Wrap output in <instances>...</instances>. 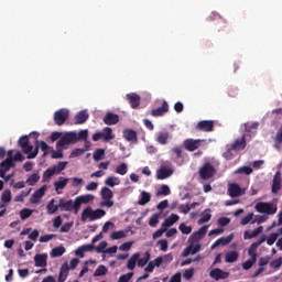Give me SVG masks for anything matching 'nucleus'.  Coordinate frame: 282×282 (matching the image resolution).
<instances>
[{"label": "nucleus", "mask_w": 282, "mask_h": 282, "mask_svg": "<svg viewBox=\"0 0 282 282\" xmlns=\"http://www.w3.org/2000/svg\"><path fill=\"white\" fill-rule=\"evenodd\" d=\"M252 167L250 166H240L235 171V175H252Z\"/></svg>", "instance_id": "obj_41"}, {"label": "nucleus", "mask_w": 282, "mask_h": 282, "mask_svg": "<svg viewBox=\"0 0 282 282\" xmlns=\"http://www.w3.org/2000/svg\"><path fill=\"white\" fill-rule=\"evenodd\" d=\"M178 230H181L183 235H191V232H193V228L191 226H186L184 223L180 225Z\"/></svg>", "instance_id": "obj_51"}, {"label": "nucleus", "mask_w": 282, "mask_h": 282, "mask_svg": "<svg viewBox=\"0 0 282 282\" xmlns=\"http://www.w3.org/2000/svg\"><path fill=\"white\" fill-rule=\"evenodd\" d=\"M173 175V170L161 167L156 171V178L159 180H166Z\"/></svg>", "instance_id": "obj_27"}, {"label": "nucleus", "mask_w": 282, "mask_h": 282, "mask_svg": "<svg viewBox=\"0 0 282 282\" xmlns=\"http://www.w3.org/2000/svg\"><path fill=\"white\" fill-rule=\"evenodd\" d=\"M78 142V135L76 132H66L61 139L57 141V149H63V147H69V144H76Z\"/></svg>", "instance_id": "obj_4"}, {"label": "nucleus", "mask_w": 282, "mask_h": 282, "mask_svg": "<svg viewBox=\"0 0 282 282\" xmlns=\"http://www.w3.org/2000/svg\"><path fill=\"white\" fill-rule=\"evenodd\" d=\"M19 147H21L23 153L28 155V160H34L39 155V147H32L30 144V138L28 135H22L18 141ZM34 149V150H33Z\"/></svg>", "instance_id": "obj_1"}, {"label": "nucleus", "mask_w": 282, "mask_h": 282, "mask_svg": "<svg viewBox=\"0 0 282 282\" xmlns=\"http://www.w3.org/2000/svg\"><path fill=\"white\" fill-rule=\"evenodd\" d=\"M252 217H254V214L252 213H249L247 216H245L240 221L241 226H248V224L252 221Z\"/></svg>", "instance_id": "obj_56"}, {"label": "nucleus", "mask_w": 282, "mask_h": 282, "mask_svg": "<svg viewBox=\"0 0 282 282\" xmlns=\"http://www.w3.org/2000/svg\"><path fill=\"white\" fill-rule=\"evenodd\" d=\"M235 238V235L230 234L227 237L218 238L210 247V250H215V248H219V246H228L230 241Z\"/></svg>", "instance_id": "obj_16"}, {"label": "nucleus", "mask_w": 282, "mask_h": 282, "mask_svg": "<svg viewBox=\"0 0 282 282\" xmlns=\"http://www.w3.org/2000/svg\"><path fill=\"white\" fill-rule=\"evenodd\" d=\"M215 129V122L210 120L199 121L196 126V131H205L206 133L213 131Z\"/></svg>", "instance_id": "obj_14"}, {"label": "nucleus", "mask_w": 282, "mask_h": 282, "mask_svg": "<svg viewBox=\"0 0 282 282\" xmlns=\"http://www.w3.org/2000/svg\"><path fill=\"white\" fill-rule=\"evenodd\" d=\"M105 215H107V212L104 209L98 208L94 210L88 206L82 212L80 221H83V224H85L87 219H89V221H96L98 219H102Z\"/></svg>", "instance_id": "obj_2"}, {"label": "nucleus", "mask_w": 282, "mask_h": 282, "mask_svg": "<svg viewBox=\"0 0 282 282\" xmlns=\"http://www.w3.org/2000/svg\"><path fill=\"white\" fill-rule=\"evenodd\" d=\"M209 276L210 279H214V281H225L226 279H228L230 276L229 272H226L219 268L213 269L209 272Z\"/></svg>", "instance_id": "obj_10"}, {"label": "nucleus", "mask_w": 282, "mask_h": 282, "mask_svg": "<svg viewBox=\"0 0 282 282\" xmlns=\"http://www.w3.org/2000/svg\"><path fill=\"white\" fill-rule=\"evenodd\" d=\"M131 279H133V272H129L123 275H120L117 282H129Z\"/></svg>", "instance_id": "obj_60"}, {"label": "nucleus", "mask_w": 282, "mask_h": 282, "mask_svg": "<svg viewBox=\"0 0 282 282\" xmlns=\"http://www.w3.org/2000/svg\"><path fill=\"white\" fill-rule=\"evenodd\" d=\"M101 135L104 138V142H109V140H113V138H116L113 135V130L109 127H106L102 132Z\"/></svg>", "instance_id": "obj_35"}, {"label": "nucleus", "mask_w": 282, "mask_h": 282, "mask_svg": "<svg viewBox=\"0 0 282 282\" xmlns=\"http://www.w3.org/2000/svg\"><path fill=\"white\" fill-rule=\"evenodd\" d=\"M160 224V214H153L149 220V226L155 228Z\"/></svg>", "instance_id": "obj_49"}, {"label": "nucleus", "mask_w": 282, "mask_h": 282, "mask_svg": "<svg viewBox=\"0 0 282 282\" xmlns=\"http://www.w3.org/2000/svg\"><path fill=\"white\" fill-rule=\"evenodd\" d=\"M95 197L91 194H85L82 196H77L75 198V208H76V213H78L80 210V206H83V204H89V202H94Z\"/></svg>", "instance_id": "obj_11"}, {"label": "nucleus", "mask_w": 282, "mask_h": 282, "mask_svg": "<svg viewBox=\"0 0 282 282\" xmlns=\"http://www.w3.org/2000/svg\"><path fill=\"white\" fill-rule=\"evenodd\" d=\"M64 254H65V247H63V246L55 247L51 251V257H53V258L63 257Z\"/></svg>", "instance_id": "obj_40"}, {"label": "nucleus", "mask_w": 282, "mask_h": 282, "mask_svg": "<svg viewBox=\"0 0 282 282\" xmlns=\"http://www.w3.org/2000/svg\"><path fill=\"white\" fill-rule=\"evenodd\" d=\"M254 263H257V260L254 258H250L249 260H247L242 263V269L250 270L252 268V265H254Z\"/></svg>", "instance_id": "obj_53"}, {"label": "nucleus", "mask_w": 282, "mask_h": 282, "mask_svg": "<svg viewBox=\"0 0 282 282\" xmlns=\"http://www.w3.org/2000/svg\"><path fill=\"white\" fill-rule=\"evenodd\" d=\"M55 237H56V235H54V234L41 236L40 243H47V241H52V239H54Z\"/></svg>", "instance_id": "obj_55"}, {"label": "nucleus", "mask_w": 282, "mask_h": 282, "mask_svg": "<svg viewBox=\"0 0 282 282\" xmlns=\"http://www.w3.org/2000/svg\"><path fill=\"white\" fill-rule=\"evenodd\" d=\"M164 113H169V102L166 101H163L161 107L152 109L151 111V116H153V118H160L164 116Z\"/></svg>", "instance_id": "obj_18"}, {"label": "nucleus", "mask_w": 282, "mask_h": 282, "mask_svg": "<svg viewBox=\"0 0 282 282\" xmlns=\"http://www.w3.org/2000/svg\"><path fill=\"white\" fill-rule=\"evenodd\" d=\"M206 232H208V226H203L192 235V238L199 241V239H204L206 237Z\"/></svg>", "instance_id": "obj_32"}, {"label": "nucleus", "mask_w": 282, "mask_h": 282, "mask_svg": "<svg viewBox=\"0 0 282 282\" xmlns=\"http://www.w3.org/2000/svg\"><path fill=\"white\" fill-rule=\"evenodd\" d=\"M123 138L127 142H138V132H135V130L126 129L123 130Z\"/></svg>", "instance_id": "obj_23"}, {"label": "nucleus", "mask_w": 282, "mask_h": 282, "mask_svg": "<svg viewBox=\"0 0 282 282\" xmlns=\"http://www.w3.org/2000/svg\"><path fill=\"white\" fill-rule=\"evenodd\" d=\"M158 195H171V188L169 187V185H162L161 191L158 192Z\"/></svg>", "instance_id": "obj_64"}, {"label": "nucleus", "mask_w": 282, "mask_h": 282, "mask_svg": "<svg viewBox=\"0 0 282 282\" xmlns=\"http://www.w3.org/2000/svg\"><path fill=\"white\" fill-rule=\"evenodd\" d=\"M104 122L105 124H109V126L118 124V122H120V117L113 112H108L104 117Z\"/></svg>", "instance_id": "obj_21"}, {"label": "nucleus", "mask_w": 282, "mask_h": 282, "mask_svg": "<svg viewBox=\"0 0 282 282\" xmlns=\"http://www.w3.org/2000/svg\"><path fill=\"white\" fill-rule=\"evenodd\" d=\"M239 259V253L237 251H228L225 254L226 263H235Z\"/></svg>", "instance_id": "obj_34"}, {"label": "nucleus", "mask_w": 282, "mask_h": 282, "mask_svg": "<svg viewBox=\"0 0 282 282\" xmlns=\"http://www.w3.org/2000/svg\"><path fill=\"white\" fill-rule=\"evenodd\" d=\"M76 135H77V141L78 140H87V138L89 135V131L88 130H80Z\"/></svg>", "instance_id": "obj_62"}, {"label": "nucleus", "mask_w": 282, "mask_h": 282, "mask_svg": "<svg viewBox=\"0 0 282 282\" xmlns=\"http://www.w3.org/2000/svg\"><path fill=\"white\" fill-rule=\"evenodd\" d=\"M258 248H259V247H256L254 243H252V245L249 247V249H248V254H249L250 259H256V260H257V249H258Z\"/></svg>", "instance_id": "obj_54"}, {"label": "nucleus", "mask_w": 282, "mask_h": 282, "mask_svg": "<svg viewBox=\"0 0 282 282\" xmlns=\"http://www.w3.org/2000/svg\"><path fill=\"white\" fill-rule=\"evenodd\" d=\"M215 173H217V170L210 162H205L198 171L200 180H212V177H215Z\"/></svg>", "instance_id": "obj_5"}, {"label": "nucleus", "mask_w": 282, "mask_h": 282, "mask_svg": "<svg viewBox=\"0 0 282 282\" xmlns=\"http://www.w3.org/2000/svg\"><path fill=\"white\" fill-rule=\"evenodd\" d=\"M254 209L261 215H276L278 207L274 203L259 202L256 204Z\"/></svg>", "instance_id": "obj_3"}, {"label": "nucleus", "mask_w": 282, "mask_h": 282, "mask_svg": "<svg viewBox=\"0 0 282 282\" xmlns=\"http://www.w3.org/2000/svg\"><path fill=\"white\" fill-rule=\"evenodd\" d=\"M1 202L3 204H10V202H12V192H10V189H7L2 193Z\"/></svg>", "instance_id": "obj_46"}, {"label": "nucleus", "mask_w": 282, "mask_h": 282, "mask_svg": "<svg viewBox=\"0 0 282 282\" xmlns=\"http://www.w3.org/2000/svg\"><path fill=\"white\" fill-rule=\"evenodd\" d=\"M138 259H140V253H134L129 258L127 264L128 270H135V263H138Z\"/></svg>", "instance_id": "obj_36"}, {"label": "nucleus", "mask_w": 282, "mask_h": 282, "mask_svg": "<svg viewBox=\"0 0 282 282\" xmlns=\"http://www.w3.org/2000/svg\"><path fill=\"white\" fill-rule=\"evenodd\" d=\"M100 195H101V199H104V202L100 203L101 207H106V208H111L113 206V192L105 186L101 188L100 191Z\"/></svg>", "instance_id": "obj_6"}, {"label": "nucleus", "mask_w": 282, "mask_h": 282, "mask_svg": "<svg viewBox=\"0 0 282 282\" xmlns=\"http://www.w3.org/2000/svg\"><path fill=\"white\" fill-rule=\"evenodd\" d=\"M87 149H75L72 151L69 158H79V155H83Z\"/></svg>", "instance_id": "obj_61"}, {"label": "nucleus", "mask_w": 282, "mask_h": 282, "mask_svg": "<svg viewBox=\"0 0 282 282\" xmlns=\"http://www.w3.org/2000/svg\"><path fill=\"white\" fill-rule=\"evenodd\" d=\"M258 128H259V122L247 123V124L245 126V131H246L247 133H250V132H252V129L257 130Z\"/></svg>", "instance_id": "obj_59"}, {"label": "nucleus", "mask_w": 282, "mask_h": 282, "mask_svg": "<svg viewBox=\"0 0 282 282\" xmlns=\"http://www.w3.org/2000/svg\"><path fill=\"white\" fill-rule=\"evenodd\" d=\"M261 232H263V226L258 227L253 231L247 230L243 234V239H254V237H259V235H261Z\"/></svg>", "instance_id": "obj_31"}, {"label": "nucleus", "mask_w": 282, "mask_h": 282, "mask_svg": "<svg viewBox=\"0 0 282 282\" xmlns=\"http://www.w3.org/2000/svg\"><path fill=\"white\" fill-rule=\"evenodd\" d=\"M124 237H127V232L122 230L113 231L110 236L112 240L124 239Z\"/></svg>", "instance_id": "obj_50"}, {"label": "nucleus", "mask_w": 282, "mask_h": 282, "mask_svg": "<svg viewBox=\"0 0 282 282\" xmlns=\"http://www.w3.org/2000/svg\"><path fill=\"white\" fill-rule=\"evenodd\" d=\"M67 166V162L63 161L59 162L57 165H54L53 167H51V171H53L54 175H59V173H63V171H65Z\"/></svg>", "instance_id": "obj_37"}, {"label": "nucleus", "mask_w": 282, "mask_h": 282, "mask_svg": "<svg viewBox=\"0 0 282 282\" xmlns=\"http://www.w3.org/2000/svg\"><path fill=\"white\" fill-rule=\"evenodd\" d=\"M35 268H46L47 267V254L37 253L34 256Z\"/></svg>", "instance_id": "obj_19"}, {"label": "nucleus", "mask_w": 282, "mask_h": 282, "mask_svg": "<svg viewBox=\"0 0 282 282\" xmlns=\"http://www.w3.org/2000/svg\"><path fill=\"white\" fill-rule=\"evenodd\" d=\"M268 263H270V257L267 256V257L260 258L259 261H258L259 268L251 275V278L257 279V276H259V274L263 273L265 271V265H268Z\"/></svg>", "instance_id": "obj_12"}, {"label": "nucleus", "mask_w": 282, "mask_h": 282, "mask_svg": "<svg viewBox=\"0 0 282 282\" xmlns=\"http://www.w3.org/2000/svg\"><path fill=\"white\" fill-rule=\"evenodd\" d=\"M202 250V245L197 243H189L182 252V257H188L189 254H197Z\"/></svg>", "instance_id": "obj_15"}, {"label": "nucleus", "mask_w": 282, "mask_h": 282, "mask_svg": "<svg viewBox=\"0 0 282 282\" xmlns=\"http://www.w3.org/2000/svg\"><path fill=\"white\" fill-rule=\"evenodd\" d=\"M151 259V253L149 251L145 252L144 257L138 260V267L144 268Z\"/></svg>", "instance_id": "obj_42"}, {"label": "nucleus", "mask_w": 282, "mask_h": 282, "mask_svg": "<svg viewBox=\"0 0 282 282\" xmlns=\"http://www.w3.org/2000/svg\"><path fill=\"white\" fill-rule=\"evenodd\" d=\"M276 239H279V234H270V236L267 238V245L274 246Z\"/></svg>", "instance_id": "obj_57"}, {"label": "nucleus", "mask_w": 282, "mask_h": 282, "mask_svg": "<svg viewBox=\"0 0 282 282\" xmlns=\"http://www.w3.org/2000/svg\"><path fill=\"white\" fill-rule=\"evenodd\" d=\"M67 118H69V110L62 108L54 112V122L58 127H62V124H65L67 121Z\"/></svg>", "instance_id": "obj_8"}, {"label": "nucleus", "mask_w": 282, "mask_h": 282, "mask_svg": "<svg viewBox=\"0 0 282 282\" xmlns=\"http://www.w3.org/2000/svg\"><path fill=\"white\" fill-rule=\"evenodd\" d=\"M281 191V172H276L273 176L272 193H279Z\"/></svg>", "instance_id": "obj_26"}, {"label": "nucleus", "mask_w": 282, "mask_h": 282, "mask_svg": "<svg viewBox=\"0 0 282 282\" xmlns=\"http://www.w3.org/2000/svg\"><path fill=\"white\" fill-rule=\"evenodd\" d=\"M58 206L61 210H64L65 213H72L74 210L75 215H78V212H76V200H67L65 202L63 198L58 200Z\"/></svg>", "instance_id": "obj_9"}, {"label": "nucleus", "mask_w": 282, "mask_h": 282, "mask_svg": "<svg viewBox=\"0 0 282 282\" xmlns=\"http://www.w3.org/2000/svg\"><path fill=\"white\" fill-rule=\"evenodd\" d=\"M169 138H171V133H169V131L158 132L156 142L162 145L169 144Z\"/></svg>", "instance_id": "obj_29"}, {"label": "nucleus", "mask_w": 282, "mask_h": 282, "mask_svg": "<svg viewBox=\"0 0 282 282\" xmlns=\"http://www.w3.org/2000/svg\"><path fill=\"white\" fill-rule=\"evenodd\" d=\"M127 171H129L127 163H121L116 167V173L118 175H127Z\"/></svg>", "instance_id": "obj_47"}, {"label": "nucleus", "mask_w": 282, "mask_h": 282, "mask_svg": "<svg viewBox=\"0 0 282 282\" xmlns=\"http://www.w3.org/2000/svg\"><path fill=\"white\" fill-rule=\"evenodd\" d=\"M126 97L129 100L132 109H138L140 107V95L131 93L126 95Z\"/></svg>", "instance_id": "obj_20"}, {"label": "nucleus", "mask_w": 282, "mask_h": 282, "mask_svg": "<svg viewBox=\"0 0 282 282\" xmlns=\"http://www.w3.org/2000/svg\"><path fill=\"white\" fill-rule=\"evenodd\" d=\"M39 180H41V176L37 173H33L28 177L26 184H29V186H35Z\"/></svg>", "instance_id": "obj_43"}, {"label": "nucleus", "mask_w": 282, "mask_h": 282, "mask_svg": "<svg viewBox=\"0 0 282 282\" xmlns=\"http://www.w3.org/2000/svg\"><path fill=\"white\" fill-rule=\"evenodd\" d=\"M95 162H100V160H105V150L97 149L93 154Z\"/></svg>", "instance_id": "obj_45"}, {"label": "nucleus", "mask_w": 282, "mask_h": 282, "mask_svg": "<svg viewBox=\"0 0 282 282\" xmlns=\"http://www.w3.org/2000/svg\"><path fill=\"white\" fill-rule=\"evenodd\" d=\"M243 149H246V134H243L240 139H236L231 144L232 151H243Z\"/></svg>", "instance_id": "obj_22"}, {"label": "nucleus", "mask_w": 282, "mask_h": 282, "mask_svg": "<svg viewBox=\"0 0 282 282\" xmlns=\"http://www.w3.org/2000/svg\"><path fill=\"white\" fill-rule=\"evenodd\" d=\"M105 274H107V267L102 264L99 265L94 273L95 276H105Z\"/></svg>", "instance_id": "obj_52"}, {"label": "nucleus", "mask_w": 282, "mask_h": 282, "mask_svg": "<svg viewBox=\"0 0 282 282\" xmlns=\"http://www.w3.org/2000/svg\"><path fill=\"white\" fill-rule=\"evenodd\" d=\"M36 147H37V153H39V149H41V151H43V155H47V151H50V145L45 142V141H36Z\"/></svg>", "instance_id": "obj_44"}, {"label": "nucleus", "mask_w": 282, "mask_h": 282, "mask_svg": "<svg viewBox=\"0 0 282 282\" xmlns=\"http://www.w3.org/2000/svg\"><path fill=\"white\" fill-rule=\"evenodd\" d=\"M282 265V258H278L270 262V268H273V270H279Z\"/></svg>", "instance_id": "obj_58"}, {"label": "nucleus", "mask_w": 282, "mask_h": 282, "mask_svg": "<svg viewBox=\"0 0 282 282\" xmlns=\"http://www.w3.org/2000/svg\"><path fill=\"white\" fill-rule=\"evenodd\" d=\"M151 202V194L149 192L143 191L141 193V199L138 202L139 206H147Z\"/></svg>", "instance_id": "obj_39"}, {"label": "nucleus", "mask_w": 282, "mask_h": 282, "mask_svg": "<svg viewBox=\"0 0 282 282\" xmlns=\"http://www.w3.org/2000/svg\"><path fill=\"white\" fill-rule=\"evenodd\" d=\"M131 246H133V241L123 242L121 246H119V250H121L122 252H127L131 250Z\"/></svg>", "instance_id": "obj_63"}, {"label": "nucleus", "mask_w": 282, "mask_h": 282, "mask_svg": "<svg viewBox=\"0 0 282 282\" xmlns=\"http://www.w3.org/2000/svg\"><path fill=\"white\" fill-rule=\"evenodd\" d=\"M67 274H69V264H67V262H65L61 267L59 274H58V282L67 281Z\"/></svg>", "instance_id": "obj_28"}, {"label": "nucleus", "mask_w": 282, "mask_h": 282, "mask_svg": "<svg viewBox=\"0 0 282 282\" xmlns=\"http://www.w3.org/2000/svg\"><path fill=\"white\" fill-rule=\"evenodd\" d=\"M86 120H89V113L87 112V110H80L75 116V124H85Z\"/></svg>", "instance_id": "obj_25"}, {"label": "nucleus", "mask_w": 282, "mask_h": 282, "mask_svg": "<svg viewBox=\"0 0 282 282\" xmlns=\"http://www.w3.org/2000/svg\"><path fill=\"white\" fill-rule=\"evenodd\" d=\"M202 142H206L204 139H186L183 141V147L186 151L193 153V151H197L199 147H202Z\"/></svg>", "instance_id": "obj_7"}, {"label": "nucleus", "mask_w": 282, "mask_h": 282, "mask_svg": "<svg viewBox=\"0 0 282 282\" xmlns=\"http://www.w3.org/2000/svg\"><path fill=\"white\" fill-rule=\"evenodd\" d=\"M106 186H110V188H113V186H120V180L116 176H108L105 180Z\"/></svg>", "instance_id": "obj_38"}, {"label": "nucleus", "mask_w": 282, "mask_h": 282, "mask_svg": "<svg viewBox=\"0 0 282 282\" xmlns=\"http://www.w3.org/2000/svg\"><path fill=\"white\" fill-rule=\"evenodd\" d=\"M228 194L230 197H241V186L237 183H232L229 185Z\"/></svg>", "instance_id": "obj_24"}, {"label": "nucleus", "mask_w": 282, "mask_h": 282, "mask_svg": "<svg viewBox=\"0 0 282 282\" xmlns=\"http://www.w3.org/2000/svg\"><path fill=\"white\" fill-rule=\"evenodd\" d=\"M14 166V161L11 159H6L0 163V177H6V173Z\"/></svg>", "instance_id": "obj_17"}, {"label": "nucleus", "mask_w": 282, "mask_h": 282, "mask_svg": "<svg viewBox=\"0 0 282 282\" xmlns=\"http://www.w3.org/2000/svg\"><path fill=\"white\" fill-rule=\"evenodd\" d=\"M58 208H61V206L56 204V199L52 198L46 205L47 215H56V213L58 212Z\"/></svg>", "instance_id": "obj_30"}, {"label": "nucleus", "mask_w": 282, "mask_h": 282, "mask_svg": "<svg viewBox=\"0 0 282 282\" xmlns=\"http://www.w3.org/2000/svg\"><path fill=\"white\" fill-rule=\"evenodd\" d=\"M68 182H69V178H65V177L61 176L58 178V181H56L54 183V188H55L56 193H58V191H63V188H65V186H67Z\"/></svg>", "instance_id": "obj_33"}, {"label": "nucleus", "mask_w": 282, "mask_h": 282, "mask_svg": "<svg viewBox=\"0 0 282 282\" xmlns=\"http://www.w3.org/2000/svg\"><path fill=\"white\" fill-rule=\"evenodd\" d=\"M32 213H33L32 209L23 208L20 212V219H22V221H25V219H30V217H32Z\"/></svg>", "instance_id": "obj_48"}, {"label": "nucleus", "mask_w": 282, "mask_h": 282, "mask_svg": "<svg viewBox=\"0 0 282 282\" xmlns=\"http://www.w3.org/2000/svg\"><path fill=\"white\" fill-rule=\"evenodd\" d=\"M45 191H47V185L41 186L37 191H35L31 198L30 203L31 204H39L41 202V198L45 196Z\"/></svg>", "instance_id": "obj_13"}]
</instances>
